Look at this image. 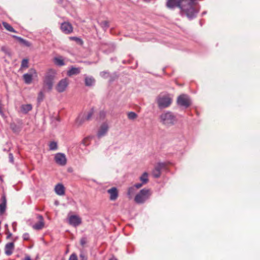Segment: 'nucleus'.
Returning <instances> with one entry per match:
<instances>
[{"instance_id":"8","label":"nucleus","mask_w":260,"mask_h":260,"mask_svg":"<svg viewBox=\"0 0 260 260\" xmlns=\"http://www.w3.org/2000/svg\"><path fill=\"white\" fill-rule=\"evenodd\" d=\"M69 84L68 78H64L59 81L55 87V89L58 92H62L66 90Z\"/></svg>"},{"instance_id":"21","label":"nucleus","mask_w":260,"mask_h":260,"mask_svg":"<svg viewBox=\"0 0 260 260\" xmlns=\"http://www.w3.org/2000/svg\"><path fill=\"white\" fill-rule=\"evenodd\" d=\"M86 120L84 117V115L80 114L76 120L75 125L77 126H79L81 125Z\"/></svg>"},{"instance_id":"31","label":"nucleus","mask_w":260,"mask_h":260,"mask_svg":"<svg viewBox=\"0 0 260 260\" xmlns=\"http://www.w3.org/2000/svg\"><path fill=\"white\" fill-rule=\"evenodd\" d=\"M28 67V60L27 59H23L22 60L21 64V69L23 68H27Z\"/></svg>"},{"instance_id":"35","label":"nucleus","mask_w":260,"mask_h":260,"mask_svg":"<svg viewBox=\"0 0 260 260\" xmlns=\"http://www.w3.org/2000/svg\"><path fill=\"white\" fill-rule=\"evenodd\" d=\"M100 76L103 78H107L109 76V73L106 71L101 72Z\"/></svg>"},{"instance_id":"13","label":"nucleus","mask_w":260,"mask_h":260,"mask_svg":"<svg viewBox=\"0 0 260 260\" xmlns=\"http://www.w3.org/2000/svg\"><path fill=\"white\" fill-rule=\"evenodd\" d=\"M70 224L75 227L78 226L81 223V219L77 215H71L68 218Z\"/></svg>"},{"instance_id":"49","label":"nucleus","mask_w":260,"mask_h":260,"mask_svg":"<svg viewBox=\"0 0 260 260\" xmlns=\"http://www.w3.org/2000/svg\"><path fill=\"white\" fill-rule=\"evenodd\" d=\"M205 14H206V12H204L203 13V15Z\"/></svg>"},{"instance_id":"5","label":"nucleus","mask_w":260,"mask_h":260,"mask_svg":"<svg viewBox=\"0 0 260 260\" xmlns=\"http://www.w3.org/2000/svg\"><path fill=\"white\" fill-rule=\"evenodd\" d=\"M172 102V98L169 94H160L157 98V103L159 108L169 107Z\"/></svg>"},{"instance_id":"19","label":"nucleus","mask_w":260,"mask_h":260,"mask_svg":"<svg viewBox=\"0 0 260 260\" xmlns=\"http://www.w3.org/2000/svg\"><path fill=\"white\" fill-rule=\"evenodd\" d=\"M32 107L31 104L22 105L20 107L21 112L23 114H27L32 110Z\"/></svg>"},{"instance_id":"39","label":"nucleus","mask_w":260,"mask_h":260,"mask_svg":"<svg viewBox=\"0 0 260 260\" xmlns=\"http://www.w3.org/2000/svg\"><path fill=\"white\" fill-rule=\"evenodd\" d=\"M143 184H144L142 182L141 183H139L135 184L133 186L136 187V189H138L141 188Z\"/></svg>"},{"instance_id":"28","label":"nucleus","mask_w":260,"mask_h":260,"mask_svg":"<svg viewBox=\"0 0 260 260\" xmlns=\"http://www.w3.org/2000/svg\"><path fill=\"white\" fill-rule=\"evenodd\" d=\"M94 113V110L93 109H90L86 114V115H84V117L85 118L86 120H89L92 117Z\"/></svg>"},{"instance_id":"34","label":"nucleus","mask_w":260,"mask_h":260,"mask_svg":"<svg viewBox=\"0 0 260 260\" xmlns=\"http://www.w3.org/2000/svg\"><path fill=\"white\" fill-rule=\"evenodd\" d=\"M44 98V94L43 91H41L39 94L38 96V102H41L43 101Z\"/></svg>"},{"instance_id":"24","label":"nucleus","mask_w":260,"mask_h":260,"mask_svg":"<svg viewBox=\"0 0 260 260\" xmlns=\"http://www.w3.org/2000/svg\"><path fill=\"white\" fill-rule=\"evenodd\" d=\"M54 63L58 66H62L64 64L63 59L61 56L55 57L54 58Z\"/></svg>"},{"instance_id":"46","label":"nucleus","mask_w":260,"mask_h":260,"mask_svg":"<svg viewBox=\"0 0 260 260\" xmlns=\"http://www.w3.org/2000/svg\"><path fill=\"white\" fill-rule=\"evenodd\" d=\"M5 227L6 231L7 230V229H8V224H6L5 225Z\"/></svg>"},{"instance_id":"41","label":"nucleus","mask_w":260,"mask_h":260,"mask_svg":"<svg viewBox=\"0 0 260 260\" xmlns=\"http://www.w3.org/2000/svg\"><path fill=\"white\" fill-rule=\"evenodd\" d=\"M6 234H7V239H9L12 236V233L9 231V229L6 232Z\"/></svg>"},{"instance_id":"10","label":"nucleus","mask_w":260,"mask_h":260,"mask_svg":"<svg viewBox=\"0 0 260 260\" xmlns=\"http://www.w3.org/2000/svg\"><path fill=\"white\" fill-rule=\"evenodd\" d=\"M166 164L164 162L157 163L152 171V175L155 178H159L161 175V171L166 168Z\"/></svg>"},{"instance_id":"25","label":"nucleus","mask_w":260,"mask_h":260,"mask_svg":"<svg viewBox=\"0 0 260 260\" xmlns=\"http://www.w3.org/2000/svg\"><path fill=\"white\" fill-rule=\"evenodd\" d=\"M148 174L147 172H144L140 177L141 181L144 184L147 183L148 181Z\"/></svg>"},{"instance_id":"20","label":"nucleus","mask_w":260,"mask_h":260,"mask_svg":"<svg viewBox=\"0 0 260 260\" xmlns=\"http://www.w3.org/2000/svg\"><path fill=\"white\" fill-rule=\"evenodd\" d=\"M80 73V69L79 68L72 67L68 72L67 75L71 76L74 75H77Z\"/></svg>"},{"instance_id":"11","label":"nucleus","mask_w":260,"mask_h":260,"mask_svg":"<svg viewBox=\"0 0 260 260\" xmlns=\"http://www.w3.org/2000/svg\"><path fill=\"white\" fill-rule=\"evenodd\" d=\"M109 129V125L107 122H104L100 126L98 133L97 136L99 138H101L104 136H105Z\"/></svg>"},{"instance_id":"40","label":"nucleus","mask_w":260,"mask_h":260,"mask_svg":"<svg viewBox=\"0 0 260 260\" xmlns=\"http://www.w3.org/2000/svg\"><path fill=\"white\" fill-rule=\"evenodd\" d=\"M9 161L11 163H13L14 162V157H13V155L12 153H9Z\"/></svg>"},{"instance_id":"15","label":"nucleus","mask_w":260,"mask_h":260,"mask_svg":"<svg viewBox=\"0 0 260 260\" xmlns=\"http://www.w3.org/2000/svg\"><path fill=\"white\" fill-rule=\"evenodd\" d=\"M39 221L33 225V228L37 230H40L44 226V219L42 215H38L37 217Z\"/></svg>"},{"instance_id":"37","label":"nucleus","mask_w":260,"mask_h":260,"mask_svg":"<svg viewBox=\"0 0 260 260\" xmlns=\"http://www.w3.org/2000/svg\"><path fill=\"white\" fill-rule=\"evenodd\" d=\"M22 238L24 240H28L29 239V235L28 234V233H25L23 234Z\"/></svg>"},{"instance_id":"16","label":"nucleus","mask_w":260,"mask_h":260,"mask_svg":"<svg viewBox=\"0 0 260 260\" xmlns=\"http://www.w3.org/2000/svg\"><path fill=\"white\" fill-rule=\"evenodd\" d=\"M14 248V245L13 242H10V243H7L6 245L5 248V254L8 256L11 255L13 253Z\"/></svg>"},{"instance_id":"30","label":"nucleus","mask_w":260,"mask_h":260,"mask_svg":"<svg viewBox=\"0 0 260 260\" xmlns=\"http://www.w3.org/2000/svg\"><path fill=\"white\" fill-rule=\"evenodd\" d=\"M138 117L137 114L134 112H129L127 113V117L130 120H134Z\"/></svg>"},{"instance_id":"50","label":"nucleus","mask_w":260,"mask_h":260,"mask_svg":"<svg viewBox=\"0 0 260 260\" xmlns=\"http://www.w3.org/2000/svg\"><path fill=\"white\" fill-rule=\"evenodd\" d=\"M55 204H56V205H58V203H57V202H55Z\"/></svg>"},{"instance_id":"47","label":"nucleus","mask_w":260,"mask_h":260,"mask_svg":"<svg viewBox=\"0 0 260 260\" xmlns=\"http://www.w3.org/2000/svg\"><path fill=\"white\" fill-rule=\"evenodd\" d=\"M110 260H117L115 257H112L110 259Z\"/></svg>"},{"instance_id":"1","label":"nucleus","mask_w":260,"mask_h":260,"mask_svg":"<svg viewBox=\"0 0 260 260\" xmlns=\"http://www.w3.org/2000/svg\"><path fill=\"white\" fill-rule=\"evenodd\" d=\"M197 0H168L167 6L170 8L179 7L182 15H185L189 19L195 17L199 12L194 6Z\"/></svg>"},{"instance_id":"23","label":"nucleus","mask_w":260,"mask_h":260,"mask_svg":"<svg viewBox=\"0 0 260 260\" xmlns=\"http://www.w3.org/2000/svg\"><path fill=\"white\" fill-rule=\"evenodd\" d=\"M137 189L133 186L128 187L127 195L129 199H131L136 192Z\"/></svg>"},{"instance_id":"18","label":"nucleus","mask_w":260,"mask_h":260,"mask_svg":"<svg viewBox=\"0 0 260 260\" xmlns=\"http://www.w3.org/2000/svg\"><path fill=\"white\" fill-rule=\"evenodd\" d=\"M7 200L5 196L2 197V203L0 204V215L4 213L6 209Z\"/></svg>"},{"instance_id":"45","label":"nucleus","mask_w":260,"mask_h":260,"mask_svg":"<svg viewBox=\"0 0 260 260\" xmlns=\"http://www.w3.org/2000/svg\"><path fill=\"white\" fill-rule=\"evenodd\" d=\"M24 260H31L30 257L29 255H26Z\"/></svg>"},{"instance_id":"33","label":"nucleus","mask_w":260,"mask_h":260,"mask_svg":"<svg viewBox=\"0 0 260 260\" xmlns=\"http://www.w3.org/2000/svg\"><path fill=\"white\" fill-rule=\"evenodd\" d=\"M100 24L104 29H106L109 27V23L107 21H102Z\"/></svg>"},{"instance_id":"44","label":"nucleus","mask_w":260,"mask_h":260,"mask_svg":"<svg viewBox=\"0 0 260 260\" xmlns=\"http://www.w3.org/2000/svg\"><path fill=\"white\" fill-rule=\"evenodd\" d=\"M2 109H3V105L2 104L1 101H0V114L2 115H3L4 114Z\"/></svg>"},{"instance_id":"12","label":"nucleus","mask_w":260,"mask_h":260,"mask_svg":"<svg viewBox=\"0 0 260 260\" xmlns=\"http://www.w3.org/2000/svg\"><path fill=\"white\" fill-rule=\"evenodd\" d=\"M60 29L61 31L66 34H70L73 31V26L71 23L68 22H64L61 24Z\"/></svg>"},{"instance_id":"7","label":"nucleus","mask_w":260,"mask_h":260,"mask_svg":"<svg viewBox=\"0 0 260 260\" xmlns=\"http://www.w3.org/2000/svg\"><path fill=\"white\" fill-rule=\"evenodd\" d=\"M55 162L60 166H64L67 163V158L63 153H57L54 155Z\"/></svg>"},{"instance_id":"22","label":"nucleus","mask_w":260,"mask_h":260,"mask_svg":"<svg viewBox=\"0 0 260 260\" xmlns=\"http://www.w3.org/2000/svg\"><path fill=\"white\" fill-rule=\"evenodd\" d=\"M95 80L92 77L86 76L85 78V84L87 86H90L94 85Z\"/></svg>"},{"instance_id":"2","label":"nucleus","mask_w":260,"mask_h":260,"mask_svg":"<svg viewBox=\"0 0 260 260\" xmlns=\"http://www.w3.org/2000/svg\"><path fill=\"white\" fill-rule=\"evenodd\" d=\"M160 122L167 127H170L177 123L178 119L176 115L171 111L162 113L160 116Z\"/></svg>"},{"instance_id":"48","label":"nucleus","mask_w":260,"mask_h":260,"mask_svg":"<svg viewBox=\"0 0 260 260\" xmlns=\"http://www.w3.org/2000/svg\"><path fill=\"white\" fill-rule=\"evenodd\" d=\"M145 2H150V0H144Z\"/></svg>"},{"instance_id":"6","label":"nucleus","mask_w":260,"mask_h":260,"mask_svg":"<svg viewBox=\"0 0 260 260\" xmlns=\"http://www.w3.org/2000/svg\"><path fill=\"white\" fill-rule=\"evenodd\" d=\"M177 104L180 106L187 108L189 107L192 102L190 98L186 94H182L177 98Z\"/></svg>"},{"instance_id":"17","label":"nucleus","mask_w":260,"mask_h":260,"mask_svg":"<svg viewBox=\"0 0 260 260\" xmlns=\"http://www.w3.org/2000/svg\"><path fill=\"white\" fill-rule=\"evenodd\" d=\"M55 192L59 196H62L64 194L65 189L64 187L62 184L58 183L55 186Z\"/></svg>"},{"instance_id":"14","label":"nucleus","mask_w":260,"mask_h":260,"mask_svg":"<svg viewBox=\"0 0 260 260\" xmlns=\"http://www.w3.org/2000/svg\"><path fill=\"white\" fill-rule=\"evenodd\" d=\"M108 193L110 194V199L111 201L116 200L118 196L117 189L114 187L107 190Z\"/></svg>"},{"instance_id":"36","label":"nucleus","mask_w":260,"mask_h":260,"mask_svg":"<svg viewBox=\"0 0 260 260\" xmlns=\"http://www.w3.org/2000/svg\"><path fill=\"white\" fill-rule=\"evenodd\" d=\"M87 243V239L86 237H82L80 239V244L82 246H84Z\"/></svg>"},{"instance_id":"29","label":"nucleus","mask_w":260,"mask_h":260,"mask_svg":"<svg viewBox=\"0 0 260 260\" xmlns=\"http://www.w3.org/2000/svg\"><path fill=\"white\" fill-rule=\"evenodd\" d=\"M49 149L51 150H56L57 149V143L56 142L52 141L49 144Z\"/></svg>"},{"instance_id":"38","label":"nucleus","mask_w":260,"mask_h":260,"mask_svg":"<svg viewBox=\"0 0 260 260\" xmlns=\"http://www.w3.org/2000/svg\"><path fill=\"white\" fill-rule=\"evenodd\" d=\"M69 260H78L77 256L75 253L72 254Z\"/></svg>"},{"instance_id":"27","label":"nucleus","mask_w":260,"mask_h":260,"mask_svg":"<svg viewBox=\"0 0 260 260\" xmlns=\"http://www.w3.org/2000/svg\"><path fill=\"white\" fill-rule=\"evenodd\" d=\"M3 24L4 26V27L8 31H10V32H15L16 31L15 30V29L10 25L7 22H3Z\"/></svg>"},{"instance_id":"3","label":"nucleus","mask_w":260,"mask_h":260,"mask_svg":"<svg viewBox=\"0 0 260 260\" xmlns=\"http://www.w3.org/2000/svg\"><path fill=\"white\" fill-rule=\"evenodd\" d=\"M56 74V71L52 69H49L46 74L44 83L45 86H46L49 90L52 89Z\"/></svg>"},{"instance_id":"4","label":"nucleus","mask_w":260,"mask_h":260,"mask_svg":"<svg viewBox=\"0 0 260 260\" xmlns=\"http://www.w3.org/2000/svg\"><path fill=\"white\" fill-rule=\"evenodd\" d=\"M151 194L152 193L150 189L146 188L142 189L139 193L136 194L134 201L137 204H143L149 199Z\"/></svg>"},{"instance_id":"32","label":"nucleus","mask_w":260,"mask_h":260,"mask_svg":"<svg viewBox=\"0 0 260 260\" xmlns=\"http://www.w3.org/2000/svg\"><path fill=\"white\" fill-rule=\"evenodd\" d=\"M69 39L71 40H73V41H76L79 44L82 45L83 44L82 40L79 38L76 37H70L69 38Z\"/></svg>"},{"instance_id":"9","label":"nucleus","mask_w":260,"mask_h":260,"mask_svg":"<svg viewBox=\"0 0 260 260\" xmlns=\"http://www.w3.org/2000/svg\"><path fill=\"white\" fill-rule=\"evenodd\" d=\"M34 76H37V72L36 70L31 68L29 70L28 73H25L23 75V79L24 82L27 84H30Z\"/></svg>"},{"instance_id":"43","label":"nucleus","mask_w":260,"mask_h":260,"mask_svg":"<svg viewBox=\"0 0 260 260\" xmlns=\"http://www.w3.org/2000/svg\"><path fill=\"white\" fill-rule=\"evenodd\" d=\"M12 228H13V230L14 231H16V226H17V223L16 222H13L12 224Z\"/></svg>"},{"instance_id":"26","label":"nucleus","mask_w":260,"mask_h":260,"mask_svg":"<svg viewBox=\"0 0 260 260\" xmlns=\"http://www.w3.org/2000/svg\"><path fill=\"white\" fill-rule=\"evenodd\" d=\"M92 137L88 136L87 137H85L82 141V144L85 146H88L90 143V140Z\"/></svg>"},{"instance_id":"42","label":"nucleus","mask_w":260,"mask_h":260,"mask_svg":"<svg viewBox=\"0 0 260 260\" xmlns=\"http://www.w3.org/2000/svg\"><path fill=\"white\" fill-rule=\"evenodd\" d=\"M81 260H87V257L83 253H81L80 255Z\"/></svg>"}]
</instances>
